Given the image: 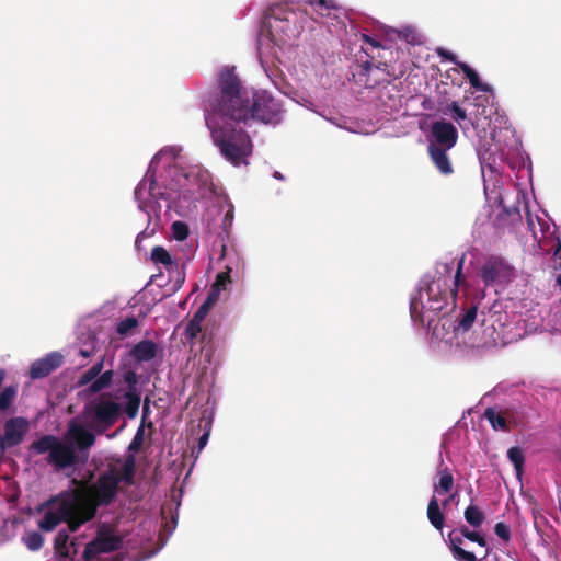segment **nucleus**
Wrapping results in <instances>:
<instances>
[{
  "label": "nucleus",
  "mask_w": 561,
  "mask_h": 561,
  "mask_svg": "<svg viewBox=\"0 0 561 561\" xmlns=\"http://www.w3.org/2000/svg\"><path fill=\"white\" fill-rule=\"evenodd\" d=\"M207 94L216 101L218 110L226 116L248 125L249 122L277 124L282 106L268 92L259 90L251 96L242 91L236 68L225 66L217 72L215 84Z\"/></svg>",
  "instance_id": "obj_1"
},
{
  "label": "nucleus",
  "mask_w": 561,
  "mask_h": 561,
  "mask_svg": "<svg viewBox=\"0 0 561 561\" xmlns=\"http://www.w3.org/2000/svg\"><path fill=\"white\" fill-rule=\"evenodd\" d=\"M465 256L457 263L456 273L453 275L454 262L438 263L433 275H427L421 280L417 295L411 299L410 314L415 323L431 327L442 311L449 305L456 306L458 287L465 283L462 267Z\"/></svg>",
  "instance_id": "obj_2"
},
{
  "label": "nucleus",
  "mask_w": 561,
  "mask_h": 561,
  "mask_svg": "<svg viewBox=\"0 0 561 561\" xmlns=\"http://www.w3.org/2000/svg\"><path fill=\"white\" fill-rule=\"evenodd\" d=\"M218 108L216 101L206 93L203 110L214 144L231 164L236 167L249 164L248 158L253 151L251 137L243 128H237V125L242 124L240 121L226 116L225 112L221 113Z\"/></svg>",
  "instance_id": "obj_3"
},
{
  "label": "nucleus",
  "mask_w": 561,
  "mask_h": 561,
  "mask_svg": "<svg viewBox=\"0 0 561 561\" xmlns=\"http://www.w3.org/2000/svg\"><path fill=\"white\" fill-rule=\"evenodd\" d=\"M121 462V459H116L115 462L108 463L92 483L80 481L79 489L75 490L72 495L94 513L99 507L113 504L119 491V483L133 485L136 474L134 455H127L122 467H118L117 463Z\"/></svg>",
  "instance_id": "obj_4"
},
{
  "label": "nucleus",
  "mask_w": 561,
  "mask_h": 561,
  "mask_svg": "<svg viewBox=\"0 0 561 561\" xmlns=\"http://www.w3.org/2000/svg\"><path fill=\"white\" fill-rule=\"evenodd\" d=\"M123 414V407L112 392H103L84 404L82 421L98 435L111 430Z\"/></svg>",
  "instance_id": "obj_5"
},
{
  "label": "nucleus",
  "mask_w": 561,
  "mask_h": 561,
  "mask_svg": "<svg viewBox=\"0 0 561 561\" xmlns=\"http://www.w3.org/2000/svg\"><path fill=\"white\" fill-rule=\"evenodd\" d=\"M263 25L271 42L277 46L294 42L302 30L299 24L298 12L286 4L270 7L265 13Z\"/></svg>",
  "instance_id": "obj_6"
},
{
  "label": "nucleus",
  "mask_w": 561,
  "mask_h": 561,
  "mask_svg": "<svg viewBox=\"0 0 561 561\" xmlns=\"http://www.w3.org/2000/svg\"><path fill=\"white\" fill-rule=\"evenodd\" d=\"M364 43L368 44L370 48H364L363 50L368 56V60L362 61L356 66L355 71L353 72V77L358 84L364 85L365 88H375L380 79L374 77V72L379 70H387L388 68V59L386 54L392 55V49L389 47H383L380 45L378 41L370 37L369 35H363Z\"/></svg>",
  "instance_id": "obj_7"
},
{
  "label": "nucleus",
  "mask_w": 561,
  "mask_h": 561,
  "mask_svg": "<svg viewBox=\"0 0 561 561\" xmlns=\"http://www.w3.org/2000/svg\"><path fill=\"white\" fill-rule=\"evenodd\" d=\"M364 43L368 44L370 48H364L363 50L368 56V60L362 61L356 66L355 71L353 72V77L358 84L364 85L365 88H375L380 79L374 77V72L379 70H387L388 68V59L386 54L392 55V49L389 47H383L380 45L378 41L370 37L369 35H363Z\"/></svg>",
  "instance_id": "obj_8"
},
{
  "label": "nucleus",
  "mask_w": 561,
  "mask_h": 561,
  "mask_svg": "<svg viewBox=\"0 0 561 561\" xmlns=\"http://www.w3.org/2000/svg\"><path fill=\"white\" fill-rule=\"evenodd\" d=\"M122 540L108 529H100L96 538L85 546L84 561H119L117 558H100L101 553H108L121 548Z\"/></svg>",
  "instance_id": "obj_9"
},
{
  "label": "nucleus",
  "mask_w": 561,
  "mask_h": 561,
  "mask_svg": "<svg viewBox=\"0 0 561 561\" xmlns=\"http://www.w3.org/2000/svg\"><path fill=\"white\" fill-rule=\"evenodd\" d=\"M59 513L62 514V522L68 524L69 531H77L81 525L93 519L96 515L77 497L70 495L59 504Z\"/></svg>",
  "instance_id": "obj_10"
},
{
  "label": "nucleus",
  "mask_w": 561,
  "mask_h": 561,
  "mask_svg": "<svg viewBox=\"0 0 561 561\" xmlns=\"http://www.w3.org/2000/svg\"><path fill=\"white\" fill-rule=\"evenodd\" d=\"M123 380L127 386V390L123 394L125 399V404L122 405L123 413L133 420L137 416L141 402V392L138 388L139 377L135 370L128 369L124 371Z\"/></svg>",
  "instance_id": "obj_11"
},
{
  "label": "nucleus",
  "mask_w": 561,
  "mask_h": 561,
  "mask_svg": "<svg viewBox=\"0 0 561 561\" xmlns=\"http://www.w3.org/2000/svg\"><path fill=\"white\" fill-rule=\"evenodd\" d=\"M458 139L457 128L445 119L433 122L430 129L428 145L436 148L451 149Z\"/></svg>",
  "instance_id": "obj_12"
},
{
  "label": "nucleus",
  "mask_w": 561,
  "mask_h": 561,
  "mask_svg": "<svg viewBox=\"0 0 561 561\" xmlns=\"http://www.w3.org/2000/svg\"><path fill=\"white\" fill-rule=\"evenodd\" d=\"M510 274L511 267L500 256L489 257L480 268V277L486 287L508 278Z\"/></svg>",
  "instance_id": "obj_13"
},
{
  "label": "nucleus",
  "mask_w": 561,
  "mask_h": 561,
  "mask_svg": "<svg viewBox=\"0 0 561 561\" xmlns=\"http://www.w3.org/2000/svg\"><path fill=\"white\" fill-rule=\"evenodd\" d=\"M95 433L88 425L72 419L68 423V436L76 444L79 451L88 450L95 443Z\"/></svg>",
  "instance_id": "obj_14"
},
{
  "label": "nucleus",
  "mask_w": 561,
  "mask_h": 561,
  "mask_svg": "<svg viewBox=\"0 0 561 561\" xmlns=\"http://www.w3.org/2000/svg\"><path fill=\"white\" fill-rule=\"evenodd\" d=\"M48 461L58 469L72 467L78 462L76 449L71 444L61 443L58 439L49 454Z\"/></svg>",
  "instance_id": "obj_15"
},
{
  "label": "nucleus",
  "mask_w": 561,
  "mask_h": 561,
  "mask_svg": "<svg viewBox=\"0 0 561 561\" xmlns=\"http://www.w3.org/2000/svg\"><path fill=\"white\" fill-rule=\"evenodd\" d=\"M62 364V356L59 353H49L45 357L39 358L31 364V379H41L50 375Z\"/></svg>",
  "instance_id": "obj_16"
},
{
  "label": "nucleus",
  "mask_w": 561,
  "mask_h": 561,
  "mask_svg": "<svg viewBox=\"0 0 561 561\" xmlns=\"http://www.w3.org/2000/svg\"><path fill=\"white\" fill-rule=\"evenodd\" d=\"M28 430V424L23 417H13L4 423L3 439L8 447L19 445Z\"/></svg>",
  "instance_id": "obj_17"
},
{
  "label": "nucleus",
  "mask_w": 561,
  "mask_h": 561,
  "mask_svg": "<svg viewBox=\"0 0 561 561\" xmlns=\"http://www.w3.org/2000/svg\"><path fill=\"white\" fill-rule=\"evenodd\" d=\"M158 344L151 340H142L136 343L129 354L138 363L150 362L157 357Z\"/></svg>",
  "instance_id": "obj_18"
},
{
  "label": "nucleus",
  "mask_w": 561,
  "mask_h": 561,
  "mask_svg": "<svg viewBox=\"0 0 561 561\" xmlns=\"http://www.w3.org/2000/svg\"><path fill=\"white\" fill-rule=\"evenodd\" d=\"M450 149L436 148L434 145L427 146L428 156L436 167V169L444 175H449L454 172L448 151Z\"/></svg>",
  "instance_id": "obj_19"
},
{
  "label": "nucleus",
  "mask_w": 561,
  "mask_h": 561,
  "mask_svg": "<svg viewBox=\"0 0 561 561\" xmlns=\"http://www.w3.org/2000/svg\"><path fill=\"white\" fill-rule=\"evenodd\" d=\"M449 549L451 551L453 557L458 561H478V557L471 552L465 550L461 545L463 543V537L456 534V530H453L449 535Z\"/></svg>",
  "instance_id": "obj_20"
},
{
  "label": "nucleus",
  "mask_w": 561,
  "mask_h": 561,
  "mask_svg": "<svg viewBox=\"0 0 561 561\" xmlns=\"http://www.w3.org/2000/svg\"><path fill=\"white\" fill-rule=\"evenodd\" d=\"M484 417L490 422L494 430H501L504 432L510 431V409H505L502 413H496L493 408H488L484 411Z\"/></svg>",
  "instance_id": "obj_21"
},
{
  "label": "nucleus",
  "mask_w": 561,
  "mask_h": 561,
  "mask_svg": "<svg viewBox=\"0 0 561 561\" xmlns=\"http://www.w3.org/2000/svg\"><path fill=\"white\" fill-rule=\"evenodd\" d=\"M114 375L113 369L101 371L99 377L85 389V393L89 396L103 393V390L108 389L113 383Z\"/></svg>",
  "instance_id": "obj_22"
},
{
  "label": "nucleus",
  "mask_w": 561,
  "mask_h": 561,
  "mask_svg": "<svg viewBox=\"0 0 561 561\" xmlns=\"http://www.w3.org/2000/svg\"><path fill=\"white\" fill-rule=\"evenodd\" d=\"M438 481L434 482V491L438 494L450 493L454 489V477L448 468H438Z\"/></svg>",
  "instance_id": "obj_23"
},
{
  "label": "nucleus",
  "mask_w": 561,
  "mask_h": 561,
  "mask_svg": "<svg viewBox=\"0 0 561 561\" xmlns=\"http://www.w3.org/2000/svg\"><path fill=\"white\" fill-rule=\"evenodd\" d=\"M427 518L432 526L442 530L445 524V516L439 507L436 496H432L427 505Z\"/></svg>",
  "instance_id": "obj_24"
},
{
  "label": "nucleus",
  "mask_w": 561,
  "mask_h": 561,
  "mask_svg": "<svg viewBox=\"0 0 561 561\" xmlns=\"http://www.w3.org/2000/svg\"><path fill=\"white\" fill-rule=\"evenodd\" d=\"M151 260L156 264L164 265L165 270L169 272L178 267L176 262L172 259L170 253L163 247L160 245L152 248Z\"/></svg>",
  "instance_id": "obj_25"
},
{
  "label": "nucleus",
  "mask_w": 561,
  "mask_h": 561,
  "mask_svg": "<svg viewBox=\"0 0 561 561\" xmlns=\"http://www.w3.org/2000/svg\"><path fill=\"white\" fill-rule=\"evenodd\" d=\"M104 368V358L94 363L89 369H87L78 379L77 386L84 387L90 386L101 374Z\"/></svg>",
  "instance_id": "obj_26"
},
{
  "label": "nucleus",
  "mask_w": 561,
  "mask_h": 561,
  "mask_svg": "<svg viewBox=\"0 0 561 561\" xmlns=\"http://www.w3.org/2000/svg\"><path fill=\"white\" fill-rule=\"evenodd\" d=\"M459 69L463 72L466 78L469 80L470 84L482 91V92H489L491 91V87L486 83L481 82L479 75L466 62H459L458 64Z\"/></svg>",
  "instance_id": "obj_27"
},
{
  "label": "nucleus",
  "mask_w": 561,
  "mask_h": 561,
  "mask_svg": "<svg viewBox=\"0 0 561 561\" xmlns=\"http://www.w3.org/2000/svg\"><path fill=\"white\" fill-rule=\"evenodd\" d=\"M459 533L462 537L467 538L468 540L478 543L482 548H485L482 557L478 558V560H484L488 558V556L490 554V548L488 547V542L482 535H480L478 531L470 530L467 526H461L459 528Z\"/></svg>",
  "instance_id": "obj_28"
},
{
  "label": "nucleus",
  "mask_w": 561,
  "mask_h": 561,
  "mask_svg": "<svg viewBox=\"0 0 561 561\" xmlns=\"http://www.w3.org/2000/svg\"><path fill=\"white\" fill-rule=\"evenodd\" d=\"M69 535L68 531L61 529L57 533L54 540L55 553L61 559L69 558L71 554L70 548L68 547Z\"/></svg>",
  "instance_id": "obj_29"
},
{
  "label": "nucleus",
  "mask_w": 561,
  "mask_h": 561,
  "mask_svg": "<svg viewBox=\"0 0 561 561\" xmlns=\"http://www.w3.org/2000/svg\"><path fill=\"white\" fill-rule=\"evenodd\" d=\"M477 313H478V307L474 305L470 306L465 311V313L460 317V319L457 321V325L455 327V330L461 331V332H468L472 328V325L476 321Z\"/></svg>",
  "instance_id": "obj_30"
},
{
  "label": "nucleus",
  "mask_w": 561,
  "mask_h": 561,
  "mask_svg": "<svg viewBox=\"0 0 561 561\" xmlns=\"http://www.w3.org/2000/svg\"><path fill=\"white\" fill-rule=\"evenodd\" d=\"M57 443L58 438L56 436L44 435L43 437L32 443L31 449L38 455L45 454L47 451L50 454L55 444Z\"/></svg>",
  "instance_id": "obj_31"
},
{
  "label": "nucleus",
  "mask_w": 561,
  "mask_h": 561,
  "mask_svg": "<svg viewBox=\"0 0 561 561\" xmlns=\"http://www.w3.org/2000/svg\"><path fill=\"white\" fill-rule=\"evenodd\" d=\"M60 522H62V514L58 508L57 512H47L38 522V527L44 531H51Z\"/></svg>",
  "instance_id": "obj_32"
},
{
  "label": "nucleus",
  "mask_w": 561,
  "mask_h": 561,
  "mask_svg": "<svg viewBox=\"0 0 561 561\" xmlns=\"http://www.w3.org/2000/svg\"><path fill=\"white\" fill-rule=\"evenodd\" d=\"M465 519L469 525L478 528L483 524L485 516L484 513L480 510V507H478L477 505H469L465 510Z\"/></svg>",
  "instance_id": "obj_33"
},
{
  "label": "nucleus",
  "mask_w": 561,
  "mask_h": 561,
  "mask_svg": "<svg viewBox=\"0 0 561 561\" xmlns=\"http://www.w3.org/2000/svg\"><path fill=\"white\" fill-rule=\"evenodd\" d=\"M507 457L510 461L514 465L517 476L523 473L525 457L522 448L514 446L507 450Z\"/></svg>",
  "instance_id": "obj_34"
},
{
  "label": "nucleus",
  "mask_w": 561,
  "mask_h": 561,
  "mask_svg": "<svg viewBox=\"0 0 561 561\" xmlns=\"http://www.w3.org/2000/svg\"><path fill=\"white\" fill-rule=\"evenodd\" d=\"M309 4L313 13L321 18L330 16L331 10L336 9L331 0L310 1Z\"/></svg>",
  "instance_id": "obj_35"
},
{
  "label": "nucleus",
  "mask_w": 561,
  "mask_h": 561,
  "mask_svg": "<svg viewBox=\"0 0 561 561\" xmlns=\"http://www.w3.org/2000/svg\"><path fill=\"white\" fill-rule=\"evenodd\" d=\"M202 332V323L195 320L190 319L186 324L184 336L186 339L187 344L193 347L195 344V340Z\"/></svg>",
  "instance_id": "obj_36"
},
{
  "label": "nucleus",
  "mask_w": 561,
  "mask_h": 561,
  "mask_svg": "<svg viewBox=\"0 0 561 561\" xmlns=\"http://www.w3.org/2000/svg\"><path fill=\"white\" fill-rule=\"evenodd\" d=\"M396 33L400 39L405 41L408 44L416 45L422 42L421 35L413 27L407 26L401 30H397Z\"/></svg>",
  "instance_id": "obj_37"
},
{
  "label": "nucleus",
  "mask_w": 561,
  "mask_h": 561,
  "mask_svg": "<svg viewBox=\"0 0 561 561\" xmlns=\"http://www.w3.org/2000/svg\"><path fill=\"white\" fill-rule=\"evenodd\" d=\"M443 113L445 115H450L458 123L467 119L466 111L461 108L457 102H451L449 105H447L443 110Z\"/></svg>",
  "instance_id": "obj_38"
},
{
  "label": "nucleus",
  "mask_w": 561,
  "mask_h": 561,
  "mask_svg": "<svg viewBox=\"0 0 561 561\" xmlns=\"http://www.w3.org/2000/svg\"><path fill=\"white\" fill-rule=\"evenodd\" d=\"M16 396V389L13 387H5L0 392V410L5 411L12 404L14 398Z\"/></svg>",
  "instance_id": "obj_39"
},
{
  "label": "nucleus",
  "mask_w": 561,
  "mask_h": 561,
  "mask_svg": "<svg viewBox=\"0 0 561 561\" xmlns=\"http://www.w3.org/2000/svg\"><path fill=\"white\" fill-rule=\"evenodd\" d=\"M172 234L175 240L184 241L188 234V226L183 221H174L171 226Z\"/></svg>",
  "instance_id": "obj_40"
},
{
  "label": "nucleus",
  "mask_w": 561,
  "mask_h": 561,
  "mask_svg": "<svg viewBox=\"0 0 561 561\" xmlns=\"http://www.w3.org/2000/svg\"><path fill=\"white\" fill-rule=\"evenodd\" d=\"M25 545L31 551H37L44 545V537L37 531H32L25 538Z\"/></svg>",
  "instance_id": "obj_41"
},
{
  "label": "nucleus",
  "mask_w": 561,
  "mask_h": 561,
  "mask_svg": "<svg viewBox=\"0 0 561 561\" xmlns=\"http://www.w3.org/2000/svg\"><path fill=\"white\" fill-rule=\"evenodd\" d=\"M138 327V320L135 317H127L119 321L116 331L119 335H127L133 329Z\"/></svg>",
  "instance_id": "obj_42"
},
{
  "label": "nucleus",
  "mask_w": 561,
  "mask_h": 561,
  "mask_svg": "<svg viewBox=\"0 0 561 561\" xmlns=\"http://www.w3.org/2000/svg\"><path fill=\"white\" fill-rule=\"evenodd\" d=\"M144 437H145V430H144V426L140 425L128 446V450L133 451V453L139 451L142 446V443H144Z\"/></svg>",
  "instance_id": "obj_43"
},
{
  "label": "nucleus",
  "mask_w": 561,
  "mask_h": 561,
  "mask_svg": "<svg viewBox=\"0 0 561 561\" xmlns=\"http://www.w3.org/2000/svg\"><path fill=\"white\" fill-rule=\"evenodd\" d=\"M494 533L499 538H501L505 542H508L511 540L510 526L503 522H499L495 524Z\"/></svg>",
  "instance_id": "obj_44"
},
{
  "label": "nucleus",
  "mask_w": 561,
  "mask_h": 561,
  "mask_svg": "<svg viewBox=\"0 0 561 561\" xmlns=\"http://www.w3.org/2000/svg\"><path fill=\"white\" fill-rule=\"evenodd\" d=\"M230 271H231V270H230V268H228V271H226V272H220V273H218V274H217V276H216V280H215V283L211 285V287H213V288H216V289H218V290H220V291H221L222 289H225V288H226L227 283H230V282H231V280H230V276H229V272H230Z\"/></svg>",
  "instance_id": "obj_45"
},
{
  "label": "nucleus",
  "mask_w": 561,
  "mask_h": 561,
  "mask_svg": "<svg viewBox=\"0 0 561 561\" xmlns=\"http://www.w3.org/2000/svg\"><path fill=\"white\" fill-rule=\"evenodd\" d=\"M437 51H438V55L440 57H443L444 59H446V60H448V61H450V62H453V64H455L457 66L460 62L458 60L457 56L454 53L449 51V50L439 48Z\"/></svg>",
  "instance_id": "obj_46"
},
{
  "label": "nucleus",
  "mask_w": 561,
  "mask_h": 561,
  "mask_svg": "<svg viewBox=\"0 0 561 561\" xmlns=\"http://www.w3.org/2000/svg\"><path fill=\"white\" fill-rule=\"evenodd\" d=\"M207 314H208V312H206L204 309L198 307V309L195 311V313L193 314V317L191 319L203 323V321L205 320Z\"/></svg>",
  "instance_id": "obj_47"
},
{
  "label": "nucleus",
  "mask_w": 561,
  "mask_h": 561,
  "mask_svg": "<svg viewBox=\"0 0 561 561\" xmlns=\"http://www.w3.org/2000/svg\"><path fill=\"white\" fill-rule=\"evenodd\" d=\"M149 193L152 197H160V198H164V194L161 193V192H157L156 191V183L154 181H151L150 182V186H149Z\"/></svg>",
  "instance_id": "obj_48"
},
{
  "label": "nucleus",
  "mask_w": 561,
  "mask_h": 561,
  "mask_svg": "<svg viewBox=\"0 0 561 561\" xmlns=\"http://www.w3.org/2000/svg\"><path fill=\"white\" fill-rule=\"evenodd\" d=\"M220 290L216 288H210V291L208 293L207 299H209L213 304H215L219 297Z\"/></svg>",
  "instance_id": "obj_49"
},
{
  "label": "nucleus",
  "mask_w": 561,
  "mask_h": 561,
  "mask_svg": "<svg viewBox=\"0 0 561 561\" xmlns=\"http://www.w3.org/2000/svg\"><path fill=\"white\" fill-rule=\"evenodd\" d=\"M209 433H204L198 439V449L202 450L208 442Z\"/></svg>",
  "instance_id": "obj_50"
},
{
  "label": "nucleus",
  "mask_w": 561,
  "mask_h": 561,
  "mask_svg": "<svg viewBox=\"0 0 561 561\" xmlns=\"http://www.w3.org/2000/svg\"><path fill=\"white\" fill-rule=\"evenodd\" d=\"M214 304L206 298V300L199 306V308L204 309L206 312H209V309L211 308Z\"/></svg>",
  "instance_id": "obj_51"
},
{
  "label": "nucleus",
  "mask_w": 561,
  "mask_h": 561,
  "mask_svg": "<svg viewBox=\"0 0 561 561\" xmlns=\"http://www.w3.org/2000/svg\"><path fill=\"white\" fill-rule=\"evenodd\" d=\"M214 304L206 298V300L199 306V308L204 309L206 312H209V309L211 308Z\"/></svg>",
  "instance_id": "obj_52"
},
{
  "label": "nucleus",
  "mask_w": 561,
  "mask_h": 561,
  "mask_svg": "<svg viewBox=\"0 0 561 561\" xmlns=\"http://www.w3.org/2000/svg\"><path fill=\"white\" fill-rule=\"evenodd\" d=\"M148 412H149V399L146 398L145 402H144V416H146Z\"/></svg>",
  "instance_id": "obj_53"
},
{
  "label": "nucleus",
  "mask_w": 561,
  "mask_h": 561,
  "mask_svg": "<svg viewBox=\"0 0 561 561\" xmlns=\"http://www.w3.org/2000/svg\"><path fill=\"white\" fill-rule=\"evenodd\" d=\"M510 419H511V424L517 425V420L515 417L513 410H511V409H510Z\"/></svg>",
  "instance_id": "obj_54"
},
{
  "label": "nucleus",
  "mask_w": 561,
  "mask_h": 561,
  "mask_svg": "<svg viewBox=\"0 0 561 561\" xmlns=\"http://www.w3.org/2000/svg\"><path fill=\"white\" fill-rule=\"evenodd\" d=\"M144 238H145V233H144V232H141V233H139V234L137 236V239H136V242H135V244H136V247H137V248H139V244H140V242H141V240H142Z\"/></svg>",
  "instance_id": "obj_55"
},
{
  "label": "nucleus",
  "mask_w": 561,
  "mask_h": 561,
  "mask_svg": "<svg viewBox=\"0 0 561 561\" xmlns=\"http://www.w3.org/2000/svg\"><path fill=\"white\" fill-rule=\"evenodd\" d=\"M80 355L83 356V357H89L90 356V352L84 351V350H80Z\"/></svg>",
  "instance_id": "obj_56"
},
{
  "label": "nucleus",
  "mask_w": 561,
  "mask_h": 561,
  "mask_svg": "<svg viewBox=\"0 0 561 561\" xmlns=\"http://www.w3.org/2000/svg\"><path fill=\"white\" fill-rule=\"evenodd\" d=\"M454 497H455V494H451V495L449 496V499H448V500H446V501L443 503V505H444V506H446V505L449 503V501L454 500Z\"/></svg>",
  "instance_id": "obj_57"
},
{
  "label": "nucleus",
  "mask_w": 561,
  "mask_h": 561,
  "mask_svg": "<svg viewBox=\"0 0 561 561\" xmlns=\"http://www.w3.org/2000/svg\"><path fill=\"white\" fill-rule=\"evenodd\" d=\"M561 251V242H558V245L556 248L554 254H558Z\"/></svg>",
  "instance_id": "obj_58"
},
{
  "label": "nucleus",
  "mask_w": 561,
  "mask_h": 561,
  "mask_svg": "<svg viewBox=\"0 0 561 561\" xmlns=\"http://www.w3.org/2000/svg\"><path fill=\"white\" fill-rule=\"evenodd\" d=\"M557 284L561 286V273L557 276Z\"/></svg>",
  "instance_id": "obj_59"
},
{
  "label": "nucleus",
  "mask_w": 561,
  "mask_h": 561,
  "mask_svg": "<svg viewBox=\"0 0 561 561\" xmlns=\"http://www.w3.org/2000/svg\"><path fill=\"white\" fill-rule=\"evenodd\" d=\"M71 547L73 548V554L77 552V549H76V543L75 541L71 542Z\"/></svg>",
  "instance_id": "obj_60"
},
{
  "label": "nucleus",
  "mask_w": 561,
  "mask_h": 561,
  "mask_svg": "<svg viewBox=\"0 0 561 561\" xmlns=\"http://www.w3.org/2000/svg\"><path fill=\"white\" fill-rule=\"evenodd\" d=\"M274 175H275V178L282 179V175H280V173H279V172H275V174H274Z\"/></svg>",
  "instance_id": "obj_61"
},
{
  "label": "nucleus",
  "mask_w": 561,
  "mask_h": 561,
  "mask_svg": "<svg viewBox=\"0 0 561 561\" xmlns=\"http://www.w3.org/2000/svg\"><path fill=\"white\" fill-rule=\"evenodd\" d=\"M140 190H141V185H139L138 187H136V193H138Z\"/></svg>",
  "instance_id": "obj_62"
}]
</instances>
